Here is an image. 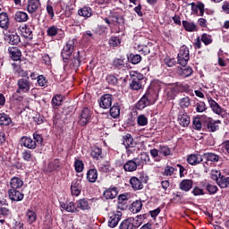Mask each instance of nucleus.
Segmentation results:
<instances>
[{
    "instance_id": "nucleus-1",
    "label": "nucleus",
    "mask_w": 229,
    "mask_h": 229,
    "mask_svg": "<svg viewBox=\"0 0 229 229\" xmlns=\"http://www.w3.org/2000/svg\"><path fill=\"white\" fill-rule=\"evenodd\" d=\"M160 92V82H154L149 86L147 92L144 94L146 98L150 104L155 105L157 99H158V94Z\"/></svg>"
},
{
    "instance_id": "nucleus-2",
    "label": "nucleus",
    "mask_w": 229,
    "mask_h": 229,
    "mask_svg": "<svg viewBox=\"0 0 229 229\" xmlns=\"http://www.w3.org/2000/svg\"><path fill=\"white\" fill-rule=\"evenodd\" d=\"M190 58H191V55L189 52V47L183 45L182 47H181L179 53L177 55V64H179V65H182V67H185Z\"/></svg>"
},
{
    "instance_id": "nucleus-3",
    "label": "nucleus",
    "mask_w": 229,
    "mask_h": 229,
    "mask_svg": "<svg viewBox=\"0 0 229 229\" xmlns=\"http://www.w3.org/2000/svg\"><path fill=\"white\" fill-rule=\"evenodd\" d=\"M144 75L139 72H134L131 75V82L130 87L132 89V90H140V89L144 87Z\"/></svg>"
},
{
    "instance_id": "nucleus-4",
    "label": "nucleus",
    "mask_w": 229,
    "mask_h": 229,
    "mask_svg": "<svg viewBox=\"0 0 229 229\" xmlns=\"http://www.w3.org/2000/svg\"><path fill=\"white\" fill-rule=\"evenodd\" d=\"M73 51H74V41L69 40L64 47L62 54H61L64 62L67 63L69 58H71V55H72Z\"/></svg>"
},
{
    "instance_id": "nucleus-5",
    "label": "nucleus",
    "mask_w": 229,
    "mask_h": 229,
    "mask_svg": "<svg viewBox=\"0 0 229 229\" xmlns=\"http://www.w3.org/2000/svg\"><path fill=\"white\" fill-rule=\"evenodd\" d=\"M4 38L5 42H8V44H11L12 46H17L21 44V37L15 31H7L4 34Z\"/></svg>"
},
{
    "instance_id": "nucleus-6",
    "label": "nucleus",
    "mask_w": 229,
    "mask_h": 229,
    "mask_svg": "<svg viewBox=\"0 0 229 229\" xmlns=\"http://www.w3.org/2000/svg\"><path fill=\"white\" fill-rule=\"evenodd\" d=\"M18 89L16 90L17 94H26L30 92V89H31V85L30 84V81L28 79H20L17 81Z\"/></svg>"
},
{
    "instance_id": "nucleus-7",
    "label": "nucleus",
    "mask_w": 229,
    "mask_h": 229,
    "mask_svg": "<svg viewBox=\"0 0 229 229\" xmlns=\"http://www.w3.org/2000/svg\"><path fill=\"white\" fill-rule=\"evenodd\" d=\"M121 217H123V213L121 211H114L109 213L108 226H110V228H115V226L119 225Z\"/></svg>"
},
{
    "instance_id": "nucleus-8",
    "label": "nucleus",
    "mask_w": 229,
    "mask_h": 229,
    "mask_svg": "<svg viewBox=\"0 0 229 229\" xmlns=\"http://www.w3.org/2000/svg\"><path fill=\"white\" fill-rule=\"evenodd\" d=\"M134 158L139 167H140V165H148H148H153V164H151V158H149L148 153L143 152Z\"/></svg>"
},
{
    "instance_id": "nucleus-9",
    "label": "nucleus",
    "mask_w": 229,
    "mask_h": 229,
    "mask_svg": "<svg viewBox=\"0 0 229 229\" xmlns=\"http://www.w3.org/2000/svg\"><path fill=\"white\" fill-rule=\"evenodd\" d=\"M8 196L12 201H22V199H24V194L13 188L8 191Z\"/></svg>"
},
{
    "instance_id": "nucleus-10",
    "label": "nucleus",
    "mask_w": 229,
    "mask_h": 229,
    "mask_svg": "<svg viewBox=\"0 0 229 229\" xmlns=\"http://www.w3.org/2000/svg\"><path fill=\"white\" fill-rule=\"evenodd\" d=\"M99 106L104 109H108L112 106V95L105 94L100 98Z\"/></svg>"
},
{
    "instance_id": "nucleus-11",
    "label": "nucleus",
    "mask_w": 229,
    "mask_h": 229,
    "mask_svg": "<svg viewBox=\"0 0 229 229\" xmlns=\"http://www.w3.org/2000/svg\"><path fill=\"white\" fill-rule=\"evenodd\" d=\"M177 121L180 126H182V128H187V126L191 124V117H189L187 113H179Z\"/></svg>"
},
{
    "instance_id": "nucleus-12",
    "label": "nucleus",
    "mask_w": 229,
    "mask_h": 229,
    "mask_svg": "<svg viewBox=\"0 0 229 229\" xmlns=\"http://www.w3.org/2000/svg\"><path fill=\"white\" fill-rule=\"evenodd\" d=\"M81 189H82L81 181L80 180L72 181L71 185V192L72 196H76V197L80 196V194H81Z\"/></svg>"
},
{
    "instance_id": "nucleus-13",
    "label": "nucleus",
    "mask_w": 229,
    "mask_h": 229,
    "mask_svg": "<svg viewBox=\"0 0 229 229\" xmlns=\"http://www.w3.org/2000/svg\"><path fill=\"white\" fill-rule=\"evenodd\" d=\"M208 103L214 114H216L217 115L223 114V108L221 106H219V104H217V102H216V100H214L211 97L208 98Z\"/></svg>"
},
{
    "instance_id": "nucleus-14",
    "label": "nucleus",
    "mask_w": 229,
    "mask_h": 229,
    "mask_svg": "<svg viewBox=\"0 0 229 229\" xmlns=\"http://www.w3.org/2000/svg\"><path fill=\"white\" fill-rule=\"evenodd\" d=\"M89 121H90V109L84 108L81 111L79 123L81 126H85Z\"/></svg>"
},
{
    "instance_id": "nucleus-15",
    "label": "nucleus",
    "mask_w": 229,
    "mask_h": 229,
    "mask_svg": "<svg viewBox=\"0 0 229 229\" xmlns=\"http://www.w3.org/2000/svg\"><path fill=\"white\" fill-rule=\"evenodd\" d=\"M60 207L63 210L70 212L71 214H76V212H78L77 206L73 201H71L67 204L64 202H60Z\"/></svg>"
},
{
    "instance_id": "nucleus-16",
    "label": "nucleus",
    "mask_w": 229,
    "mask_h": 229,
    "mask_svg": "<svg viewBox=\"0 0 229 229\" xmlns=\"http://www.w3.org/2000/svg\"><path fill=\"white\" fill-rule=\"evenodd\" d=\"M21 145L28 149H35L37 148V143L30 137L23 136L21 139Z\"/></svg>"
},
{
    "instance_id": "nucleus-17",
    "label": "nucleus",
    "mask_w": 229,
    "mask_h": 229,
    "mask_svg": "<svg viewBox=\"0 0 229 229\" xmlns=\"http://www.w3.org/2000/svg\"><path fill=\"white\" fill-rule=\"evenodd\" d=\"M139 167V165L136 161L135 158L128 160L124 165H123V169L127 173H133L135 170Z\"/></svg>"
},
{
    "instance_id": "nucleus-18",
    "label": "nucleus",
    "mask_w": 229,
    "mask_h": 229,
    "mask_svg": "<svg viewBox=\"0 0 229 229\" xmlns=\"http://www.w3.org/2000/svg\"><path fill=\"white\" fill-rule=\"evenodd\" d=\"M187 162L190 165H198V164L203 162V157L199 154H191L188 156Z\"/></svg>"
},
{
    "instance_id": "nucleus-19",
    "label": "nucleus",
    "mask_w": 229,
    "mask_h": 229,
    "mask_svg": "<svg viewBox=\"0 0 229 229\" xmlns=\"http://www.w3.org/2000/svg\"><path fill=\"white\" fill-rule=\"evenodd\" d=\"M40 8V0H29L27 10L29 13H35Z\"/></svg>"
},
{
    "instance_id": "nucleus-20",
    "label": "nucleus",
    "mask_w": 229,
    "mask_h": 229,
    "mask_svg": "<svg viewBox=\"0 0 229 229\" xmlns=\"http://www.w3.org/2000/svg\"><path fill=\"white\" fill-rule=\"evenodd\" d=\"M77 212L80 210H90V204H89V199H81L76 201Z\"/></svg>"
},
{
    "instance_id": "nucleus-21",
    "label": "nucleus",
    "mask_w": 229,
    "mask_h": 229,
    "mask_svg": "<svg viewBox=\"0 0 229 229\" xmlns=\"http://www.w3.org/2000/svg\"><path fill=\"white\" fill-rule=\"evenodd\" d=\"M130 185L133 191H141L144 189V184H142V181L137 177H131L130 179Z\"/></svg>"
},
{
    "instance_id": "nucleus-22",
    "label": "nucleus",
    "mask_w": 229,
    "mask_h": 229,
    "mask_svg": "<svg viewBox=\"0 0 229 229\" xmlns=\"http://www.w3.org/2000/svg\"><path fill=\"white\" fill-rule=\"evenodd\" d=\"M0 28L2 30H8L10 28V18L6 13H0Z\"/></svg>"
},
{
    "instance_id": "nucleus-23",
    "label": "nucleus",
    "mask_w": 229,
    "mask_h": 229,
    "mask_svg": "<svg viewBox=\"0 0 229 229\" xmlns=\"http://www.w3.org/2000/svg\"><path fill=\"white\" fill-rule=\"evenodd\" d=\"M193 183L192 180L184 179L180 182L179 188L181 191H184V192H189L192 189Z\"/></svg>"
},
{
    "instance_id": "nucleus-24",
    "label": "nucleus",
    "mask_w": 229,
    "mask_h": 229,
    "mask_svg": "<svg viewBox=\"0 0 229 229\" xmlns=\"http://www.w3.org/2000/svg\"><path fill=\"white\" fill-rule=\"evenodd\" d=\"M8 51H9L12 60H13L14 62L21 60V53L18 47H11L8 48Z\"/></svg>"
},
{
    "instance_id": "nucleus-25",
    "label": "nucleus",
    "mask_w": 229,
    "mask_h": 229,
    "mask_svg": "<svg viewBox=\"0 0 229 229\" xmlns=\"http://www.w3.org/2000/svg\"><path fill=\"white\" fill-rule=\"evenodd\" d=\"M219 124H221V121L217 120V121H214V120H210L207 123V130L208 131H217V130H219Z\"/></svg>"
},
{
    "instance_id": "nucleus-26",
    "label": "nucleus",
    "mask_w": 229,
    "mask_h": 229,
    "mask_svg": "<svg viewBox=\"0 0 229 229\" xmlns=\"http://www.w3.org/2000/svg\"><path fill=\"white\" fill-rule=\"evenodd\" d=\"M104 198H106V199H114V198H117V188L113 187L106 190L104 191Z\"/></svg>"
},
{
    "instance_id": "nucleus-27",
    "label": "nucleus",
    "mask_w": 229,
    "mask_h": 229,
    "mask_svg": "<svg viewBox=\"0 0 229 229\" xmlns=\"http://www.w3.org/2000/svg\"><path fill=\"white\" fill-rule=\"evenodd\" d=\"M182 26L186 31H198V25H196V23H194L193 21H182Z\"/></svg>"
},
{
    "instance_id": "nucleus-28",
    "label": "nucleus",
    "mask_w": 229,
    "mask_h": 229,
    "mask_svg": "<svg viewBox=\"0 0 229 229\" xmlns=\"http://www.w3.org/2000/svg\"><path fill=\"white\" fill-rule=\"evenodd\" d=\"M87 180L89 183H96L98 180V170L96 168H91L88 171Z\"/></svg>"
},
{
    "instance_id": "nucleus-29",
    "label": "nucleus",
    "mask_w": 229,
    "mask_h": 229,
    "mask_svg": "<svg viewBox=\"0 0 229 229\" xmlns=\"http://www.w3.org/2000/svg\"><path fill=\"white\" fill-rule=\"evenodd\" d=\"M149 105H152L151 102L145 97V95H143L136 104V108L138 110H144V108H146V106H149Z\"/></svg>"
},
{
    "instance_id": "nucleus-30",
    "label": "nucleus",
    "mask_w": 229,
    "mask_h": 229,
    "mask_svg": "<svg viewBox=\"0 0 229 229\" xmlns=\"http://www.w3.org/2000/svg\"><path fill=\"white\" fill-rule=\"evenodd\" d=\"M78 15L84 17L85 19H89V17H92V9L89 6H84L79 9Z\"/></svg>"
},
{
    "instance_id": "nucleus-31",
    "label": "nucleus",
    "mask_w": 229,
    "mask_h": 229,
    "mask_svg": "<svg viewBox=\"0 0 229 229\" xmlns=\"http://www.w3.org/2000/svg\"><path fill=\"white\" fill-rule=\"evenodd\" d=\"M98 171H100L101 173H113L114 167H112V165L110 164V162L106 161L99 165Z\"/></svg>"
},
{
    "instance_id": "nucleus-32",
    "label": "nucleus",
    "mask_w": 229,
    "mask_h": 229,
    "mask_svg": "<svg viewBox=\"0 0 229 229\" xmlns=\"http://www.w3.org/2000/svg\"><path fill=\"white\" fill-rule=\"evenodd\" d=\"M10 185L12 189H21L24 185V182L22 179L19 177H13L10 182Z\"/></svg>"
},
{
    "instance_id": "nucleus-33",
    "label": "nucleus",
    "mask_w": 229,
    "mask_h": 229,
    "mask_svg": "<svg viewBox=\"0 0 229 229\" xmlns=\"http://www.w3.org/2000/svg\"><path fill=\"white\" fill-rule=\"evenodd\" d=\"M14 19L16 22H26L29 19V16L27 13L18 11L15 13Z\"/></svg>"
},
{
    "instance_id": "nucleus-34",
    "label": "nucleus",
    "mask_w": 229,
    "mask_h": 229,
    "mask_svg": "<svg viewBox=\"0 0 229 229\" xmlns=\"http://www.w3.org/2000/svg\"><path fill=\"white\" fill-rule=\"evenodd\" d=\"M101 155H103V150H101V148L96 147L91 149L90 157L94 160H101V158H103V156Z\"/></svg>"
},
{
    "instance_id": "nucleus-35",
    "label": "nucleus",
    "mask_w": 229,
    "mask_h": 229,
    "mask_svg": "<svg viewBox=\"0 0 229 229\" xmlns=\"http://www.w3.org/2000/svg\"><path fill=\"white\" fill-rule=\"evenodd\" d=\"M21 33L25 38H33V29L26 25L21 28Z\"/></svg>"
},
{
    "instance_id": "nucleus-36",
    "label": "nucleus",
    "mask_w": 229,
    "mask_h": 229,
    "mask_svg": "<svg viewBox=\"0 0 229 229\" xmlns=\"http://www.w3.org/2000/svg\"><path fill=\"white\" fill-rule=\"evenodd\" d=\"M123 146L130 151V148H133V137L131 134H127L123 137Z\"/></svg>"
},
{
    "instance_id": "nucleus-37",
    "label": "nucleus",
    "mask_w": 229,
    "mask_h": 229,
    "mask_svg": "<svg viewBox=\"0 0 229 229\" xmlns=\"http://www.w3.org/2000/svg\"><path fill=\"white\" fill-rule=\"evenodd\" d=\"M59 31H62V29H59L56 26L52 25L47 28V37H56Z\"/></svg>"
},
{
    "instance_id": "nucleus-38",
    "label": "nucleus",
    "mask_w": 229,
    "mask_h": 229,
    "mask_svg": "<svg viewBox=\"0 0 229 229\" xmlns=\"http://www.w3.org/2000/svg\"><path fill=\"white\" fill-rule=\"evenodd\" d=\"M110 115L111 117H113L114 119H117V117H119V115H121V107H119V105H114L111 108H110Z\"/></svg>"
},
{
    "instance_id": "nucleus-39",
    "label": "nucleus",
    "mask_w": 229,
    "mask_h": 229,
    "mask_svg": "<svg viewBox=\"0 0 229 229\" xmlns=\"http://www.w3.org/2000/svg\"><path fill=\"white\" fill-rule=\"evenodd\" d=\"M12 123V118L6 114H0V126H8Z\"/></svg>"
},
{
    "instance_id": "nucleus-40",
    "label": "nucleus",
    "mask_w": 229,
    "mask_h": 229,
    "mask_svg": "<svg viewBox=\"0 0 229 229\" xmlns=\"http://www.w3.org/2000/svg\"><path fill=\"white\" fill-rule=\"evenodd\" d=\"M21 157L25 162H35L37 159L34 157L33 154L30 150H24L21 153Z\"/></svg>"
},
{
    "instance_id": "nucleus-41",
    "label": "nucleus",
    "mask_w": 229,
    "mask_h": 229,
    "mask_svg": "<svg viewBox=\"0 0 229 229\" xmlns=\"http://www.w3.org/2000/svg\"><path fill=\"white\" fill-rule=\"evenodd\" d=\"M203 157L206 158L208 162H219L220 157L215 153H205Z\"/></svg>"
},
{
    "instance_id": "nucleus-42",
    "label": "nucleus",
    "mask_w": 229,
    "mask_h": 229,
    "mask_svg": "<svg viewBox=\"0 0 229 229\" xmlns=\"http://www.w3.org/2000/svg\"><path fill=\"white\" fill-rule=\"evenodd\" d=\"M191 98H189V97H184V98H181L179 101V106L181 108H189V106H191Z\"/></svg>"
},
{
    "instance_id": "nucleus-43",
    "label": "nucleus",
    "mask_w": 229,
    "mask_h": 229,
    "mask_svg": "<svg viewBox=\"0 0 229 229\" xmlns=\"http://www.w3.org/2000/svg\"><path fill=\"white\" fill-rule=\"evenodd\" d=\"M136 226L131 223V219L123 220L120 225V229H135Z\"/></svg>"
},
{
    "instance_id": "nucleus-44",
    "label": "nucleus",
    "mask_w": 229,
    "mask_h": 229,
    "mask_svg": "<svg viewBox=\"0 0 229 229\" xmlns=\"http://www.w3.org/2000/svg\"><path fill=\"white\" fill-rule=\"evenodd\" d=\"M0 217H4V219L12 217V211L8 208L0 207Z\"/></svg>"
},
{
    "instance_id": "nucleus-45",
    "label": "nucleus",
    "mask_w": 229,
    "mask_h": 229,
    "mask_svg": "<svg viewBox=\"0 0 229 229\" xmlns=\"http://www.w3.org/2000/svg\"><path fill=\"white\" fill-rule=\"evenodd\" d=\"M26 216H27V221L30 225H31V223H35V221H37V213H35V211L29 209L27 211Z\"/></svg>"
},
{
    "instance_id": "nucleus-46",
    "label": "nucleus",
    "mask_w": 229,
    "mask_h": 229,
    "mask_svg": "<svg viewBox=\"0 0 229 229\" xmlns=\"http://www.w3.org/2000/svg\"><path fill=\"white\" fill-rule=\"evenodd\" d=\"M84 167H85V165L83 164V161L80 159H75L74 168L76 173H83Z\"/></svg>"
},
{
    "instance_id": "nucleus-47",
    "label": "nucleus",
    "mask_w": 229,
    "mask_h": 229,
    "mask_svg": "<svg viewBox=\"0 0 229 229\" xmlns=\"http://www.w3.org/2000/svg\"><path fill=\"white\" fill-rule=\"evenodd\" d=\"M63 101H64V97L62 95H55L52 98V105L54 106H62Z\"/></svg>"
},
{
    "instance_id": "nucleus-48",
    "label": "nucleus",
    "mask_w": 229,
    "mask_h": 229,
    "mask_svg": "<svg viewBox=\"0 0 229 229\" xmlns=\"http://www.w3.org/2000/svg\"><path fill=\"white\" fill-rule=\"evenodd\" d=\"M200 40L205 44V46H210L213 42L212 36L207 33L202 34Z\"/></svg>"
},
{
    "instance_id": "nucleus-49",
    "label": "nucleus",
    "mask_w": 229,
    "mask_h": 229,
    "mask_svg": "<svg viewBox=\"0 0 229 229\" xmlns=\"http://www.w3.org/2000/svg\"><path fill=\"white\" fill-rule=\"evenodd\" d=\"M109 46L111 47H117L118 46H121V38H119V37H111L109 38Z\"/></svg>"
},
{
    "instance_id": "nucleus-50",
    "label": "nucleus",
    "mask_w": 229,
    "mask_h": 229,
    "mask_svg": "<svg viewBox=\"0 0 229 229\" xmlns=\"http://www.w3.org/2000/svg\"><path fill=\"white\" fill-rule=\"evenodd\" d=\"M159 155L162 157H169V155H171V148L167 146L159 147Z\"/></svg>"
},
{
    "instance_id": "nucleus-51",
    "label": "nucleus",
    "mask_w": 229,
    "mask_h": 229,
    "mask_svg": "<svg viewBox=\"0 0 229 229\" xmlns=\"http://www.w3.org/2000/svg\"><path fill=\"white\" fill-rule=\"evenodd\" d=\"M223 176H225V175H221V172L220 171H218V170H211V178H212V180L216 182V183H218L219 180H221V178H223Z\"/></svg>"
},
{
    "instance_id": "nucleus-52",
    "label": "nucleus",
    "mask_w": 229,
    "mask_h": 229,
    "mask_svg": "<svg viewBox=\"0 0 229 229\" xmlns=\"http://www.w3.org/2000/svg\"><path fill=\"white\" fill-rule=\"evenodd\" d=\"M228 185H229V177L222 176L218 181V186L221 187V189H226Z\"/></svg>"
},
{
    "instance_id": "nucleus-53",
    "label": "nucleus",
    "mask_w": 229,
    "mask_h": 229,
    "mask_svg": "<svg viewBox=\"0 0 229 229\" xmlns=\"http://www.w3.org/2000/svg\"><path fill=\"white\" fill-rule=\"evenodd\" d=\"M137 123L139 126H148V117L144 114H140L137 118Z\"/></svg>"
},
{
    "instance_id": "nucleus-54",
    "label": "nucleus",
    "mask_w": 229,
    "mask_h": 229,
    "mask_svg": "<svg viewBox=\"0 0 229 229\" xmlns=\"http://www.w3.org/2000/svg\"><path fill=\"white\" fill-rule=\"evenodd\" d=\"M128 59L131 62V64L135 65L137 64H140L142 57L140 56V55L131 54Z\"/></svg>"
},
{
    "instance_id": "nucleus-55",
    "label": "nucleus",
    "mask_w": 229,
    "mask_h": 229,
    "mask_svg": "<svg viewBox=\"0 0 229 229\" xmlns=\"http://www.w3.org/2000/svg\"><path fill=\"white\" fill-rule=\"evenodd\" d=\"M160 154V149L152 148L150 149V155L152 158L155 159V162H160L162 158L158 156Z\"/></svg>"
},
{
    "instance_id": "nucleus-56",
    "label": "nucleus",
    "mask_w": 229,
    "mask_h": 229,
    "mask_svg": "<svg viewBox=\"0 0 229 229\" xmlns=\"http://www.w3.org/2000/svg\"><path fill=\"white\" fill-rule=\"evenodd\" d=\"M60 167V160L55 159L48 164L49 171H56Z\"/></svg>"
},
{
    "instance_id": "nucleus-57",
    "label": "nucleus",
    "mask_w": 229,
    "mask_h": 229,
    "mask_svg": "<svg viewBox=\"0 0 229 229\" xmlns=\"http://www.w3.org/2000/svg\"><path fill=\"white\" fill-rule=\"evenodd\" d=\"M140 210H142V201L136 200L132 203V211L135 212V214L139 213Z\"/></svg>"
},
{
    "instance_id": "nucleus-58",
    "label": "nucleus",
    "mask_w": 229,
    "mask_h": 229,
    "mask_svg": "<svg viewBox=\"0 0 229 229\" xmlns=\"http://www.w3.org/2000/svg\"><path fill=\"white\" fill-rule=\"evenodd\" d=\"M207 110V104L203 101H199L197 103L196 112L199 114H202V112H205Z\"/></svg>"
},
{
    "instance_id": "nucleus-59",
    "label": "nucleus",
    "mask_w": 229,
    "mask_h": 229,
    "mask_svg": "<svg viewBox=\"0 0 229 229\" xmlns=\"http://www.w3.org/2000/svg\"><path fill=\"white\" fill-rule=\"evenodd\" d=\"M191 75H192V68L187 66L182 69L181 76H183V78H189V76H191Z\"/></svg>"
},
{
    "instance_id": "nucleus-60",
    "label": "nucleus",
    "mask_w": 229,
    "mask_h": 229,
    "mask_svg": "<svg viewBox=\"0 0 229 229\" xmlns=\"http://www.w3.org/2000/svg\"><path fill=\"white\" fill-rule=\"evenodd\" d=\"M174 167L171 166V165H166L165 167V171H164V176H173V174H174Z\"/></svg>"
},
{
    "instance_id": "nucleus-61",
    "label": "nucleus",
    "mask_w": 229,
    "mask_h": 229,
    "mask_svg": "<svg viewBox=\"0 0 229 229\" xmlns=\"http://www.w3.org/2000/svg\"><path fill=\"white\" fill-rule=\"evenodd\" d=\"M81 60H83V57L80 55V52H77L76 55L73 56V64L76 67L80 66L81 64Z\"/></svg>"
},
{
    "instance_id": "nucleus-62",
    "label": "nucleus",
    "mask_w": 229,
    "mask_h": 229,
    "mask_svg": "<svg viewBox=\"0 0 229 229\" xmlns=\"http://www.w3.org/2000/svg\"><path fill=\"white\" fill-rule=\"evenodd\" d=\"M37 80L39 87H46V85H47V81L46 80V77H44V75H38L37 77Z\"/></svg>"
},
{
    "instance_id": "nucleus-63",
    "label": "nucleus",
    "mask_w": 229,
    "mask_h": 229,
    "mask_svg": "<svg viewBox=\"0 0 229 229\" xmlns=\"http://www.w3.org/2000/svg\"><path fill=\"white\" fill-rule=\"evenodd\" d=\"M113 65L114 67H124V59L123 58H116L113 62Z\"/></svg>"
},
{
    "instance_id": "nucleus-64",
    "label": "nucleus",
    "mask_w": 229,
    "mask_h": 229,
    "mask_svg": "<svg viewBox=\"0 0 229 229\" xmlns=\"http://www.w3.org/2000/svg\"><path fill=\"white\" fill-rule=\"evenodd\" d=\"M207 191L209 194H216V192H217V187L214 184H208Z\"/></svg>"
}]
</instances>
